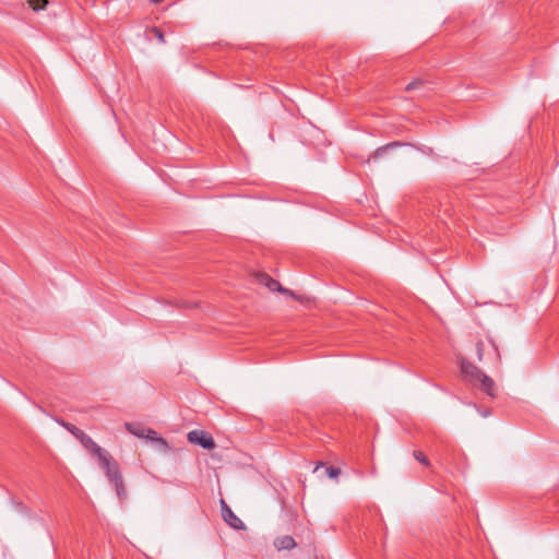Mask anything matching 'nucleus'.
<instances>
[{
  "label": "nucleus",
  "instance_id": "obj_1",
  "mask_svg": "<svg viewBox=\"0 0 559 559\" xmlns=\"http://www.w3.org/2000/svg\"><path fill=\"white\" fill-rule=\"evenodd\" d=\"M461 372L464 378L472 382H479V388L489 396H495V382L491 378H489L486 373H484L477 366L472 364L465 358L461 359Z\"/></svg>",
  "mask_w": 559,
  "mask_h": 559
},
{
  "label": "nucleus",
  "instance_id": "obj_2",
  "mask_svg": "<svg viewBox=\"0 0 559 559\" xmlns=\"http://www.w3.org/2000/svg\"><path fill=\"white\" fill-rule=\"evenodd\" d=\"M105 454V460L98 459L99 465L105 471V474L109 483L115 487L117 496L120 499H123L126 498L127 492L118 464L116 463V461L112 459L108 451Z\"/></svg>",
  "mask_w": 559,
  "mask_h": 559
},
{
  "label": "nucleus",
  "instance_id": "obj_3",
  "mask_svg": "<svg viewBox=\"0 0 559 559\" xmlns=\"http://www.w3.org/2000/svg\"><path fill=\"white\" fill-rule=\"evenodd\" d=\"M187 437L189 442L199 444L203 449L211 450L215 448V441L213 437L204 430H192L188 432Z\"/></svg>",
  "mask_w": 559,
  "mask_h": 559
},
{
  "label": "nucleus",
  "instance_id": "obj_4",
  "mask_svg": "<svg viewBox=\"0 0 559 559\" xmlns=\"http://www.w3.org/2000/svg\"><path fill=\"white\" fill-rule=\"evenodd\" d=\"M221 511L223 520L235 530H245L243 522L233 512L225 500H221Z\"/></svg>",
  "mask_w": 559,
  "mask_h": 559
},
{
  "label": "nucleus",
  "instance_id": "obj_5",
  "mask_svg": "<svg viewBox=\"0 0 559 559\" xmlns=\"http://www.w3.org/2000/svg\"><path fill=\"white\" fill-rule=\"evenodd\" d=\"M80 442L82 443V445L88 450L93 455H95L98 459H104L106 457V450L103 449L102 447H99L88 435H86L85 432L84 433H80Z\"/></svg>",
  "mask_w": 559,
  "mask_h": 559
},
{
  "label": "nucleus",
  "instance_id": "obj_6",
  "mask_svg": "<svg viewBox=\"0 0 559 559\" xmlns=\"http://www.w3.org/2000/svg\"><path fill=\"white\" fill-rule=\"evenodd\" d=\"M274 546L276 547L277 550H290V549L295 548L297 546V544L292 536L285 535V536L277 537L274 540Z\"/></svg>",
  "mask_w": 559,
  "mask_h": 559
},
{
  "label": "nucleus",
  "instance_id": "obj_7",
  "mask_svg": "<svg viewBox=\"0 0 559 559\" xmlns=\"http://www.w3.org/2000/svg\"><path fill=\"white\" fill-rule=\"evenodd\" d=\"M404 145L402 142L395 141L388 143L379 148H377L373 154L368 158V163H370L371 159L377 160L378 158L382 157L385 153H388L390 150L394 147H400Z\"/></svg>",
  "mask_w": 559,
  "mask_h": 559
},
{
  "label": "nucleus",
  "instance_id": "obj_8",
  "mask_svg": "<svg viewBox=\"0 0 559 559\" xmlns=\"http://www.w3.org/2000/svg\"><path fill=\"white\" fill-rule=\"evenodd\" d=\"M261 283H263L272 292H287L286 289L282 288L281 284L277 281L271 278L269 275H261Z\"/></svg>",
  "mask_w": 559,
  "mask_h": 559
},
{
  "label": "nucleus",
  "instance_id": "obj_9",
  "mask_svg": "<svg viewBox=\"0 0 559 559\" xmlns=\"http://www.w3.org/2000/svg\"><path fill=\"white\" fill-rule=\"evenodd\" d=\"M127 428L132 435L140 437V438H144V435L147 431V428L142 427V426H135L132 424H127Z\"/></svg>",
  "mask_w": 559,
  "mask_h": 559
},
{
  "label": "nucleus",
  "instance_id": "obj_10",
  "mask_svg": "<svg viewBox=\"0 0 559 559\" xmlns=\"http://www.w3.org/2000/svg\"><path fill=\"white\" fill-rule=\"evenodd\" d=\"M144 438L150 439L152 441H157V442H159L160 444H163L165 447L167 445L165 439L159 437L157 435V432L155 430L151 429V428H147V431L145 432Z\"/></svg>",
  "mask_w": 559,
  "mask_h": 559
},
{
  "label": "nucleus",
  "instance_id": "obj_11",
  "mask_svg": "<svg viewBox=\"0 0 559 559\" xmlns=\"http://www.w3.org/2000/svg\"><path fill=\"white\" fill-rule=\"evenodd\" d=\"M28 4L34 11H39L47 7L48 0H28Z\"/></svg>",
  "mask_w": 559,
  "mask_h": 559
},
{
  "label": "nucleus",
  "instance_id": "obj_12",
  "mask_svg": "<svg viewBox=\"0 0 559 559\" xmlns=\"http://www.w3.org/2000/svg\"><path fill=\"white\" fill-rule=\"evenodd\" d=\"M62 426L67 428L68 431H70L78 440H80V433H84L83 430H81L80 428L75 427L74 425H71V424H68V423H62Z\"/></svg>",
  "mask_w": 559,
  "mask_h": 559
},
{
  "label": "nucleus",
  "instance_id": "obj_13",
  "mask_svg": "<svg viewBox=\"0 0 559 559\" xmlns=\"http://www.w3.org/2000/svg\"><path fill=\"white\" fill-rule=\"evenodd\" d=\"M414 457L421 464L428 466L430 463H429V460L428 457L426 456V454L421 451H414Z\"/></svg>",
  "mask_w": 559,
  "mask_h": 559
},
{
  "label": "nucleus",
  "instance_id": "obj_14",
  "mask_svg": "<svg viewBox=\"0 0 559 559\" xmlns=\"http://www.w3.org/2000/svg\"><path fill=\"white\" fill-rule=\"evenodd\" d=\"M151 33L154 35V37L160 43V44H165L166 43V39H165V35L164 33L162 32L160 28L158 27H153L151 29Z\"/></svg>",
  "mask_w": 559,
  "mask_h": 559
},
{
  "label": "nucleus",
  "instance_id": "obj_15",
  "mask_svg": "<svg viewBox=\"0 0 559 559\" xmlns=\"http://www.w3.org/2000/svg\"><path fill=\"white\" fill-rule=\"evenodd\" d=\"M423 83H424V82H423L421 80L413 81V82L408 83V84L405 86V90H406L407 92L414 91V90L418 88L419 86H421V85H423Z\"/></svg>",
  "mask_w": 559,
  "mask_h": 559
},
{
  "label": "nucleus",
  "instance_id": "obj_16",
  "mask_svg": "<svg viewBox=\"0 0 559 559\" xmlns=\"http://www.w3.org/2000/svg\"><path fill=\"white\" fill-rule=\"evenodd\" d=\"M325 471L330 478H335L341 474V469L337 467H333V466L326 467Z\"/></svg>",
  "mask_w": 559,
  "mask_h": 559
},
{
  "label": "nucleus",
  "instance_id": "obj_17",
  "mask_svg": "<svg viewBox=\"0 0 559 559\" xmlns=\"http://www.w3.org/2000/svg\"><path fill=\"white\" fill-rule=\"evenodd\" d=\"M476 352H477L478 360H481L483 359V355H484V343H483V341H478L477 342V344H476Z\"/></svg>",
  "mask_w": 559,
  "mask_h": 559
},
{
  "label": "nucleus",
  "instance_id": "obj_18",
  "mask_svg": "<svg viewBox=\"0 0 559 559\" xmlns=\"http://www.w3.org/2000/svg\"><path fill=\"white\" fill-rule=\"evenodd\" d=\"M153 4H159L162 3L164 0H150Z\"/></svg>",
  "mask_w": 559,
  "mask_h": 559
},
{
  "label": "nucleus",
  "instance_id": "obj_19",
  "mask_svg": "<svg viewBox=\"0 0 559 559\" xmlns=\"http://www.w3.org/2000/svg\"><path fill=\"white\" fill-rule=\"evenodd\" d=\"M320 466H323V463H320L319 465H317L316 469L317 471L318 468H320Z\"/></svg>",
  "mask_w": 559,
  "mask_h": 559
}]
</instances>
